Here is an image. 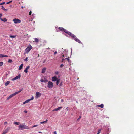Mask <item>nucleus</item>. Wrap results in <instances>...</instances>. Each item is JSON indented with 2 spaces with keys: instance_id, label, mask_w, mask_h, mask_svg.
Segmentation results:
<instances>
[{
  "instance_id": "nucleus-1",
  "label": "nucleus",
  "mask_w": 134,
  "mask_h": 134,
  "mask_svg": "<svg viewBox=\"0 0 134 134\" xmlns=\"http://www.w3.org/2000/svg\"><path fill=\"white\" fill-rule=\"evenodd\" d=\"M28 129H29V127L26 126L25 124H20L19 127V129H21L23 130Z\"/></svg>"
},
{
  "instance_id": "nucleus-2",
  "label": "nucleus",
  "mask_w": 134,
  "mask_h": 134,
  "mask_svg": "<svg viewBox=\"0 0 134 134\" xmlns=\"http://www.w3.org/2000/svg\"><path fill=\"white\" fill-rule=\"evenodd\" d=\"M11 128L10 127H8L6 129L4 130L2 134H6L10 130Z\"/></svg>"
},
{
  "instance_id": "nucleus-3",
  "label": "nucleus",
  "mask_w": 134,
  "mask_h": 134,
  "mask_svg": "<svg viewBox=\"0 0 134 134\" xmlns=\"http://www.w3.org/2000/svg\"><path fill=\"white\" fill-rule=\"evenodd\" d=\"M32 47L31 45H30L27 47V48L25 49V51L27 53L30 51L32 48Z\"/></svg>"
},
{
  "instance_id": "nucleus-4",
  "label": "nucleus",
  "mask_w": 134,
  "mask_h": 134,
  "mask_svg": "<svg viewBox=\"0 0 134 134\" xmlns=\"http://www.w3.org/2000/svg\"><path fill=\"white\" fill-rule=\"evenodd\" d=\"M13 21L14 23L17 24L18 23H20L21 22V21L18 18H15L13 19Z\"/></svg>"
},
{
  "instance_id": "nucleus-5",
  "label": "nucleus",
  "mask_w": 134,
  "mask_h": 134,
  "mask_svg": "<svg viewBox=\"0 0 134 134\" xmlns=\"http://www.w3.org/2000/svg\"><path fill=\"white\" fill-rule=\"evenodd\" d=\"M53 87V83L51 81H49L48 84V87L49 88H52Z\"/></svg>"
},
{
  "instance_id": "nucleus-6",
  "label": "nucleus",
  "mask_w": 134,
  "mask_h": 134,
  "mask_svg": "<svg viewBox=\"0 0 134 134\" xmlns=\"http://www.w3.org/2000/svg\"><path fill=\"white\" fill-rule=\"evenodd\" d=\"M20 77H21V75H20V74L18 76H16L15 78H14L12 79V81H14V80H17L18 79L20 78Z\"/></svg>"
},
{
  "instance_id": "nucleus-7",
  "label": "nucleus",
  "mask_w": 134,
  "mask_h": 134,
  "mask_svg": "<svg viewBox=\"0 0 134 134\" xmlns=\"http://www.w3.org/2000/svg\"><path fill=\"white\" fill-rule=\"evenodd\" d=\"M59 29L60 31H64L65 33L66 32V31H67L65 29H64V28H63V27H59Z\"/></svg>"
},
{
  "instance_id": "nucleus-8",
  "label": "nucleus",
  "mask_w": 134,
  "mask_h": 134,
  "mask_svg": "<svg viewBox=\"0 0 134 134\" xmlns=\"http://www.w3.org/2000/svg\"><path fill=\"white\" fill-rule=\"evenodd\" d=\"M74 39L77 42L79 43H81V41L79 39H78L76 36L75 38H74Z\"/></svg>"
},
{
  "instance_id": "nucleus-9",
  "label": "nucleus",
  "mask_w": 134,
  "mask_h": 134,
  "mask_svg": "<svg viewBox=\"0 0 134 134\" xmlns=\"http://www.w3.org/2000/svg\"><path fill=\"white\" fill-rule=\"evenodd\" d=\"M62 108V107H59L58 108H57L53 110V111H57L58 110H59L61 109Z\"/></svg>"
},
{
  "instance_id": "nucleus-10",
  "label": "nucleus",
  "mask_w": 134,
  "mask_h": 134,
  "mask_svg": "<svg viewBox=\"0 0 134 134\" xmlns=\"http://www.w3.org/2000/svg\"><path fill=\"white\" fill-rule=\"evenodd\" d=\"M57 78L56 76H54L52 78V81H55L57 80Z\"/></svg>"
},
{
  "instance_id": "nucleus-11",
  "label": "nucleus",
  "mask_w": 134,
  "mask_h": 134,
  "mask_svg": "<svg viewBox=\"0 0 134 134\" xmlns=\"http://www.w3.org/2000/svg\"><path fill=\"white\" fill-rule=\"evenodd\" d=\"M36 95L37 97H38L41 96V93L38 92H37L36 93Z\"/></svg>"
},
{
  "instance_id": "nucleus-12",
  "label": "nucleus",
  "mask_w": 134,
  "mask_h": 134,
  "mask_svg": "<svg viewBox=\"0 0 134 134\" xmlns=\"http://www.w3.org/2000/svg\"><path fill=\"white\" fill-rule=\"evenodd\" d=\"M30 68V66H27L25 70L24 71V72L26 73H27L28 72V69H29Z\"/></svg>"
},
{
  "instance_id": "nucleus-13",
  "label": "nucleus",
  "mask_w": 134,
  "mask_h": 134,
  "mask_svg": "<svg viewBox=\"0 0 134 134\" xmlns=\"http://www.w3.org/2000/svg\"><path fill=\"white\" fill-rule=\"evenodd\" d=\"M22 90V89L20 90L19 91L16 92L13 94L14 95V96L16 94H18Z\"/></svg>"
},
{
  "instance_id": "nucleus-14",
  "label": "nucleus",
  "mask_w": 134,
  "mask_h": 134,
  "mask_svg": "<svg viewBox=\"0 0 134 134\" xmlns=\"http://www.w3.org/2000/svg\"><path fill=\"white\" fill-rule=\"evenodd\" d=\"M14 96V95L13 94H12L9 96L8 97L7 99V100H9L12 97Z\"/></svg>"
},
{
  "instance_id": "nucleus-15",
  "label": "nucleus",
  "mask_w": 134,
  "mask_h": 134,
  "mask_svg": "<svg viewBox=\"0 0 134 134\" xmlns=\"http://www.w3.org/2000/svg\"><path fill=\"white\" fill-rule=\"evenodd\" d=\"M40 81L41 82H46L48 81V80L46 79L43 80V79H41L40 80Z\"/></svg>"
},
{
  "instance_id": "nucleus-16",
  "label": "nucleus",
  "mask_w": 134,
  "mask_h": 134,
  "mask_svg": "<svg viewBox=\"0 0 134 134\" xmlns=\"http://www.w3.org/2000/svg\"><path fill=\"white\" fill-rule=\"evenodd\" d=\"M1 20L2 21L4 22H6L7 21V19H6V18H4L3 19H2V18H0Z\"/></svg>"
},
{
  "instance_id": "nucleus-17",
  "label": "nucleus",
  "mask_w": 134,
  "mask_h": 134,
  "mask_svg": "<svg viewBox=\"0 0 134 134\" xmlns=\"http://www.w3.org/2000/svg\"><path fill=\"white\" fill-rule=\"evenodd\" d=\"M97 107H99L101 108H103L104 107V105L103 104H102L100 105H97Z\"/></svg>"
},
{
  "instance_id": "nucleus-18",
  "label": "nucleus",
  "mask_w": 134,
  "mask_h": 134,
  "mask_svg": "<svg viewBox=\"0 0 134 134\" xmlns=\"http://www.w3.org/2000/svg\"><path fill=\"white\" fill-rule=\"evenodd\" d=\"M46 70V68H43L42 70V73H44L45 72Z\"/></svg>"
},
{
  "instance_id": "nucleus-19",
  "label": "nucleus",
  "mask_w": 134,
  "mask_h": 134,
  "mask_svg": "<svg viewBox=\"0 0 134 134\" xmlns=\"http://www.w3.org/2000/svg\"><path fill=\"white\" fill-rule=\"evenodd\" d=\"M1 9L4 10L5 11H7V9H6L3 7V6H1Z\"/></svg>"
},
{
  "instance_id": "nucleus-20",
  "label": "nucleus",
  "mask_w": 134,
  "mask_h": 134,
  "mask_svg": "<svg viewBox=\"0 0 134 134\" xmlns=\"http://www.w3.org/2000/svg\"><path fill=\"white\" fill-rule=\"evenodd\" d=\"M10 81H7L5 83V86H7L10 83Z\"/></svg>"
},
{
  "instance_id": "nucleus-21",
  "label": "nucleus",
  "mask_w": 134,
  "mask_h": 134,
  "mask_svg": "<svg viewBox=\"0 0 134 134\" xmlns=\"http://www.w3.org/2000/svg\"><path fill=\"white\" fill-rule=\"evenodd\" d=\"M30 101V100H29V99H28L27 100H26L23 103V104H25V103H28Z\"/></svg>"
},
{
  "instance_id": "nucleus-22",
  "label": "nucleus",
  "mask_w": 134,
  "mask_h": 134,
  "mask_svg": "<svg viewBox=\"0 0 134 134\" xmlns=\"http://www.w3.org/2000/svg\"><path fill=\"white\" fill-rule=\"evenodd\" d=\"M23 64H22L20 66L19 68V70H20L22 69V68H23Z\"/></svg>"
},
{
  "instance_id": "nucleus-23",
  "label": "nucleus",
  "mask_w": 134,
  "mask_h": 134,
  "mask_svg": "<svg viewBox=\"0 0 134 134\" xmlns=\"http://www.w3.org/2000/svg\"><path fill=\"white\" fill-rule=\"evenodd\" d=\"M72 38L74 39V38H75V36L73 34H72L70 36Z\"/></svg>"
},
{
  "instance_id": "nucleus-24",
  "label": "nucleus",
  "mask_w": 134,
  "mask_h": 134,
  "mask_svg": "<svg viewBox=\"0 0 134 134\" xmlns=\"http://www.w3.org/2000/svg\"><path fill=\"white\" fill-rule=\"evenodd\" d=\"M66 33L68 35H69L70 36V35H71L72 33H71L70 32H69L68 31H66Z\"/></svg>"
},
{
  "instance_id": "nucleus-25",
  "label": "nucleus",
  "mask_w": 134,
  "mask_h": 134,
  "mask_svg": "<svg viewBox=\"0 0 134 134\" xmlns=\"http://www.w3.org/2000/svg\"><path fill=\"white\" fill-rule=\"evenodd\" d=\"M20 123V122H14V124L16 125H19Z\"/></svg>"
},
{
  "instance_id": "nucleus-26",
  "label": "nucleus",
  "mask_w": 134,
  "mask_h": 134,
  "mask_svg": "<svg viewBox=\"0 0 134 134\" xmlns=\"http://www.w3.org/2000/svg\"><path fill=\"white\" fill-rule=\"evenodd\" d=\"M35 41L36 42H39V40L37 38H35Z\"/></svg>"
},
{
  "instance_id": "nucleus-27",
  "label": "nucleus",
  "mask_w": 134,
  "mask_h": 134,
  "mask_svg": "<svg viewBox=\"0 0 134 134\" xmlns=\"http://www.w3.org/2000/svg\"><path fill=\"white\" fill-rule=\"evenodd\" d=\"M47 120H46L45 121H44L43 122H40V124H43V123H46L47 122Z\"/></svg>"
},
{
  "instance_id": "nucleus-28",
  "label": "nucleus",
  "mask_w": 134,
  "mask_h": 134,
  "mask_svg": "<svg viewBox=\"0 0 134 134\" xmlns=\"http://www.w3.org/2000/svg\"><path fill=\"white\" fill-rule=\"evenodd\" d=\"M59 82H60V80L59 79H57V82H56V84L57 85H58Z\"/></svg>"
},
{
  "instance_id": "nucleus-29",
  "label": "nucleus",
  "mask_w": 134,
  "mask_h": 134,
  "mask_svg": "<svg viewBox=\"0 0 134 134\" xmlns=\"http://www.w3.org/2000/svg\"><path fill=\"white\" fill-rule=\"evenodd\" d=\"M106 131H107V134H109V132H108V131H109V128H107V129Z\"/></svg>"
},
{
  "instance_id": "nucleus-30",
  "label": "nucleus",
  "mask_w": 134,
  "mask_h": 134,
  "mask_svg": "<svg viewBox=\"0 0 134 134\" xmlns=\"http://www.w3.org/2000/svg\"><path fill=\"white\" fill-rule=\"evenodd\" d=\"M11 38H15L16 36H13V35H10L9 36Z\"/></svg>"
},
{
  "instance_id": "nucleus-31",
  "label": "nucleus",
  "mask_w": 134,
  "mask_h": 134,
  "mask_svg": "<svg viewBox=\"0 0 134 134\" xmlns=\"http://www.w3.org/2000/svg\"><path fill=\"white\" fill-rule=\"evenodd\" d=\"M3 63L2 62H0V66L3 64Z\"/></svg>"
},
{
  "instance_id": "nucleus-32",
  "label": "nucleus",
  "mask_w": 134,
  "mask_h": 134,
  "mask_svg": "<svg viewBox=\"0 0 134 134\" xmlns=\"http://www.w3.org/2000/svg\"><path fill=\"white\" fill-rule=\"evenodd\" d=\"M34 99V97L33 96H32L31 97V98L29 99L30 101L33 100Z\"/></svg>"
},
{
  "instance_id": "nucleus-33",
  "label": "nucleus",
  "mask_w": 134,
  "mask_h": 134,
  "mask_svg": "<svg viewBox=\"0 0 134 134\" xmlns=\"http://www.w3.org/2000/svg\"><path fill=\"white\" fill-rule=\"evenodd\" d=\"M69 58L68 57V58H66L65 59H66L69 62Z\"/></svg>"
},
{
  "instance_id": "nucleus-34",
  "label": "nucleus",
  "mask_w": 134,
  "mask_h": 134,
  "mask_svg": "<svg viewBox=\"0 0 134 134\" xmlns=\"http://www.w3.org/2000/svg\"><path fill=\"white\" fill-rule=\"evenodd\" d=\"M100 130H101L100 129L99 130L97 134H100Z\"/></svg>"
},
{
  "instance_id": "nucleus-35",
  "label": "nucleus",
  "mask_w": 134,
  "mask_h": 134,
  "mask_svg": "<svg viewBox=\"0 0 134 134\" xmlns=\"http://www.w3.org/2000/svg\"><path fill=\"white\" fill-rule=\"evenodd\" d=\"M28 57H26V58L24 60L25 61H28Z\"/></svg>"
},
{
  "instance_id": "nucleus-36",
  "label": "nucleus",
  "mask_w": 134,
  "mask_h": 134,
  "mask_svg": "<svg viewBox=\"0 0 134 134\" xmlns=\"http://www.w3.org/2000/svg\"><path fill=\"white\" fill-rule=\"evenodd\" d=\"M8 62L9 63H12V61L11 59H9L8 60Z\"/></svg>"
},
{
  "instance_id": "nucleus-37",
  "label": "nucleus",
  "mask_w": 134,
  "mask_h": 134,
  "mask_svg": "<svg viewBox=\"0 0 134 134\" xmlns=\"http://www.w3.org/2000/svg\"><path fill=\"white\" fill-rule=\"evenodd\" d=\"M5 2H3L2 3H0V5L4 4H5Z\"/></svg>"
},
{
  "instance_id": "nucleus-38",
  "label": "nucleus",
  "mask_w": 134,
  "mask_h": 134,
  "mask_svg": "<svg viewBox=\"0 0 134 134\" xmlns=\"http://www.w3.org/2000/svg\"><path fill=\"white\" fill-rule=\"evenodd\" d=\"M37 126H38L37 125H34L33 127H32L33 128L34 127H37Z\"/></svg>"
},
{
  "instance_id": "nucleus-39",
  "label": "nucleus",
  "mask_w": 134,
  "mask_h": 134,
  "mask_svg": "<svg viewBox=\"0 0 134 134\" xmlns=\"http://www.w3.org/2000/svg\"><path fill=\"white\" fill-rule=\"evenodd\" d=\"M3 54H0V57H3Z\"/></svg>"
},
{
  "instance_id": "nucleus-40",
  "label": "nucleus",
  "mask_w": 134,
  "mask_h": 134,
  "mask_svg": "<svg viewBox=\"0 0 134 134\" xmlns=\"http://www.w3.org/2000/svg\"><path fill=\"white\" fill-rule=\"evenodd\" d=\"M31 13H32V12L31 11H30L29 13V15H31Z\"/></svg>"
},
{
  "instance_id": "nucleus-41",
  "label": "nucleus",
  "mask_w": 134,
  "mask_h": 134,
  "mask_svg": "<svg viewBox=\"0 0 134 134\" xmlns=\"http://www.w3.org/2000/svg\"><path fill=\"white\" fill-rule=\"evenodd\" d=\"M64 66V65L63 64H61L60 66L61 68L62 67Z\"/></svg>"
},
{
  "instance_id": "nucleus-42",
  "label": "nucleus",
  "mask_w": 134,
  "mask_h": 134,
  "mask_svg": "<svg viewBox=\"0 0 134 134\" xmlns=\"http://www.w3.org/2000/svg\"><path fill=\"white\" fill-rule=\"evenodd\" d=\"M8 57V56L6 55H4L3 54V57Z\"/></svg>"
},
{
  "instance_id": "nucleus-43",
  "label": "nucleus",
  "mask_w": 134,
  "mask_h": 134,
  "mask_svg": "<svg viewBox=\"0 0 134 134\" xmlns=\"http://www.w3.org/2000/svg\"><path fill=\"white\" fill-rule=\"evenodd\" d=\"M62 82H61V83H60V84L59 85L60 87L62 85Z\"/></svg>"
},
{
  "instance_id": "nucleus-44",
  "label": "nucleus",
  "mask_w": 134,
  "mask_h": 134,
  "mask_svg": "<svg viewBox=\"0 0 134 134\" xmlns=\"http://www.w3.org/2000/svg\"><path fill=\"white\" fill-rule=\"evenodd\" d=\"M7 124V122L6 121V122H5L4 123V125H6V124Z\"/></svg>"
},
{
  "instance_id": "nucleus-45",
  "label": "nucleus",
  "mask_w": 134,
  "mask_h": 134,
  "mask_svg": "<svg viewBox=\"0 0 134 134\" xmlns=\"http://www.w3.org/2000/svg\"><path fill=\"white\" fill-rule=\"evenodd\" d=\"M59 73V72L58 71H56L55 72V74H58Z\"/></svg>"
},
{
  "instance_id": "nucleus-46",
  "label": "nucleus",
  "mask_w": 134,
  "mask_h": 134,
  "mask_svg": "<svg viewBox=\"0 0 134 134\" xmlns=\"http://www.w3.org/2000/svg\"><path fill=\"white\" fill-rule=\"evenodd\" d=\"M54 134H57V132L56 131H55L54 132Z\"/></svg>"
},
{
  "instance_id": "nucleus-47",
  "label": "nucleus",
  "mask_w": 134,
  "mask_h": 134,
  "mask_svg": "<svg viewBox=\"0 0 134 134\" xmlns=\"http://www.w3.org/2000/svg\"><path fill=\"white\" fill-rule=\"evenodd\" d=\"M57 53V52L56 51L54 53V54H55Z\"/></svg>"
},
{
  "instance_id": "nucleus-48",
  "label": "nucleus",
  "mask_w": 134,
  "mask_h": 134,
  "mask_svg": "<svg viewBox=\"0 0 134 134\" xmlns=\"http://www.w3.org/2000/svg\"><path fill=\"white\" fill-rule=\"evenodd\" d=\"M66 110H67V111H68V110H69V109H68V107H67L66 109Z\"/></svg>"
},
{
  "instance_id": "nucleus-49",
  "label": "nucleus",
  "mask_w": 134,
  "mask_h": 134,
  "mask_svg": "<svg viewBox=\"0 0 134 134\" xmlns=\"http://www.w3.org/2000/svg\"><path fill=\"white\" fill-rule=\"evenodd\" d=\"M81 118V116H79V118H78V120H79L80 119V118Z\"/></svg>"
},
{
  "instance_id": "nucleus-50",
  "label": "nucleus",
  "mask_w": 134,
  "mask_h": 134,
  "mask_svg": "<svg viewBox=\"0 0 134 134\" xmlns=\"http://www.w3.org/2000/svg\"><path fill=\"white\" fill-rule=\"evenodd\" d=\"M6 3L7 4H8L10 3V2H7V3Z\"/></svg>"
},
{
  "instance_id": "nucleus-51",
  "label": "nucleus",
  "mask_w": 134,
  "mask_h": 134,
  "mask_svg": "<svg viewBox=\"0 0 134 134\" xmlns=\"http://www.w3.org/2000/svg\"><path fill=\"white\" fill-rule=\"evenodd\" d=\"M2 16V14H0V17Z\"/></svg>"
},
{
  "instance_id": "nucleus-52",
  "label": "nucleus",
  "mask_w": 134,
  "mask_h": 134,
  "mask_svg": "<svg viewBox=\"0 0 134 134\" xmlns=\"http://www.w3.org/2000/svg\"><path fill=\"white\" fill-rule=\"evenodd\" d=\"M24 112L25 113H27V111L26 110H25V111H24Z\"/></svg>"
},
{
  "instance_id": "nucleus-53",
  "label": "nucleus",
  "mask_w": 134,
  "mask_h": 134,
  "mask_svg": "<svg viewBox=\"0 0 134 134\" xmlns=\"http://www.w3.org/2000/svg\"><path fill=\"white\" fill-rule=\"evenodd\" d=\"M9 2H10V3H11L12 2V1H9Z\"/></svg>"
},
{
  "instance_id": "nucleus-54",
  "label": "nucleus",
  "mask_w": 134,
  "mask_h": 134,
  "mask_svg": "<svg viewBox=\"0 0 134 134\" xmlns=\"http://www.w3.org/2000/svg\"><path fill=\"white\" fill-rule=\"evenodd\" d=\"M65 59H63L62 60V62H63Z\"/></svg>"
},
{
  "instance_id": "nucleus-55",
  "label": "nucleus",
  "mask_w": 134,
  "mask_h": 134,
  "mask_svg": "<svg viewBox=\"0 0 134 134\" xmlns=\"http://www.w3.org/2000/svg\"><path fill=\"white\" fill-rule=\"evenodd\" d=\"M38 57H39V54H38V56H37Z\"/></svg>"
},
{
  "instance_id": "nucleus-56",
  "label": "nucleus",
  "mask_w": 134,
  "mask_h": 134,
  "mask_svg": "<svg viewBox=\"0 0 134 134\" xmlns=\"http://www.w3.org/2000/svg\"><path fill=\"white\" fill-rule=\"evenodd\" d=\"M63 99H62L61 100V101H63Z\"/></svg>"
},
{
  "instance_id": "nucleus-57",
  "label": "nucleus",
  "mask_w": 134,
  "mask_h": 134,
  "mask_svg": "<svg viewBox=\"0 0 134 134\" xmlns=\"http://www.w3.org/2000/svg\"><path fill=\"white\" fill-rule=\"evenodd\" d=\"M62 56H63V57H64V55L63 54V55H62Z\"/></svg>"
},
{
  "instance_id": "nucleus-58",
  "label": "nucleus",
  "mask_w": 134,
  "mask_h": 134,
  "mask_svg": "<svg viewBox=\"0 0 134 134\" xmlns=\"http://www.w3.org/2000/svg\"><path fill=\"white\" fill-rule=\"evenodd\" d=\"M39 133H41V132H39Z\"/></svg>"
},
{
  "instance_id": "nucleus-59",
  "label": "nucleus",
  "mask_w": 134,
  "mask_h": 134,
  "mask_svg": "<svg viewBox=\"0 0 134 134\" xmlns=\"http://www.w3.org/2000/svg\"><path fill=\"white\" fill-rule=\"evenodd\" d=\"M22 8H23V7H22Z\"/></svg>"
},
{
  "instance_id": "nucleus-60",
  "label": "nucleus",
  "mask_w": 134,
  "mask_h": 134,
  "mask_svg": "<svg viewBox=\"0 0 134 134\" xmlns=\"http://www.w3.org/2000/svg\"><path fill=\"white\" fill-rule=\"evenodd\" d=\"M48 48V49H49V48Z\"/></svg>"
}]
</instances>
